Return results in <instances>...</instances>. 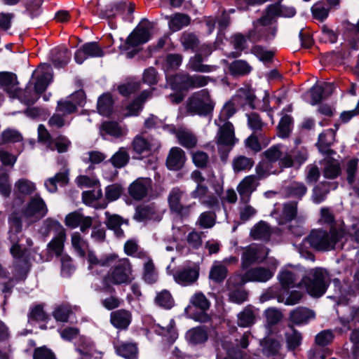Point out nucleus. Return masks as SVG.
<instances>
[{
  "instance_id": "1",
  "label": "nucleus",
  "mask_w": 359,
  "mask_h": 359,
  "mask_svg": "<svg viewBox=\"0 0 359 359\" xmlns=\"http://www.w3.org/2000/svg\"><path fill=\"white\" fill-rule=\"evenodd\" d=\"M22 215L13 211L8 217V239L11 243L10 253L13 257L12 273L16 280H25L30 269L32 264L29 261L28 250L22 248L20 244L18 234L22 231Z\"/></svg>"
},
{
  "instance_id": "2",
  "label": "nucleus",
  "mask_w": 359,
  "mask_h": 359,
  "mask_svg": "<svg viewBox=\"0 0 359 359\" xmlns=\"http://www.w3.org/2000/svg\"><path fill=\"white\" fill-rule=\"evenodd\" d=\"M346 236V229L344 224H334L330 226L329 231L314 229L305 238L304 241L314 250L320 252H327L341 249L344 246L341 241Z\"/></svg>"
},
{
  "instance_id": "3",
  "label": "nucleus",
  "mask_w": 359,
  "mask_h": 359,
  "mask_svg": "<svg viewBox=\"0 0 359 359\" xmlns=\"http://www.w3.org/2000/svg\"><path fill=\"white\" fill-rule=\"evenodd\" d=\"M107 274L102 279V290L112 293L115 291L114 286L130 285L135 279L133 266L128 258L118 259L112 264Z\"/></svg>"
},
{
  "instance_id": "4",
  "label": "nucleus",
  "mask_w": 359,
  "mask_h": 359,
  "mask_svg": "<svg viewBox=\"0 0 359 359\" xmlns=\"http://www.w3.org/2000/svg\"><path fill=\"white\" fill-rule=\"evenodd\" d=\"M330 284V277L327 270L323 268L311 269L306 272L297 287H304L313 297L323 296Z\"/></svg>"
},
{
  "instance_id": "5",
  "label": "nucleus",
  "mask_w": 359,
  "mask_h": 359,
  "mask_svg": "<svg viewBox=\"0 0 359 359\" xmlns=\"http://www.w3.org/2000/svg\"><path fill=\"white\" fill-rule=\"evenodd\" d=\"M215 102L204 89L193 94L187 101L186 109L191 115L208 116L214 110Z\"/></svg>"
},
{
  "instance_id": "6",
  "label": "nucleus",
  "mask_w": 359,
  "mask_h": 359,
  "mask_svg": "<svg viewBox=\"0 0 359 359\" xmlns=\"http://www.w3.org/2000/svg\"><path fill=\"white\" fill-rule=\"evenodd\" d=\"M185 191L179 187L172 188L168 195V203L171 214L180 219L188 218L192 212L195 203L184 205L183 198Z\"/></svg>"
},
{
  "instance_id": "7",
  "label": "nucleus",
  "mask_w": 359,
  "mask_h": 359,
  "mask_svg": "<svg viewBox=\"0 0 359 359\" xmlns=\"http://www.w3.org/2000/svg\"><path fill=\"white\" fill-rule=\"evenodd\" d=\"M48 212V209L43 199L39 194H35L22 209V215L27 224L30 225L44 217Z\"/></svg>"
},
{
  "instance_id": "8",
  "label": "nucleus",
  "mask_w": 359,
  "mask_h": 359,
  "mask_svg": "<svg viewBox=\"0 0 359 359\" xmlns=\"http://www.w3.org/2000/svg\"><path fill=\"white\" fill-rule=\"evenodd\" d=\"M44 225L47 230L53 229L56 232L55 236L47 245L48 251L56 257H62L67 238L66 230L58 222L50 218L44 221Z\"/></svg>"
},
{
  "instance_id": "9",
  "label": "nucleus",
  "mask_w": 359,
  "mask_h": 359,
  "mask_svg": "<svg viewBox=\"0 0 359 359\" xmlns=\"http://www.w3.org/2000/svg\"><path fill=\"white\" fill-rule=\"evenodd\" d=\"M210 80V77L207 76L180 73L173 77L172 86L175 88L189 90L204 87L208 85Z\"/></svg>"
},
{
  "instance_id": "10",
  "label": "nucleus",
  "mask_w": 359,
  "mask_h": 359,
  "mask_svg": "<svg viewBox=\"0 0 359 359\" xmlns=\"http://www.w3.org/2000/svg\"><path fill=\"white\" fill-rule=\"evenodd\" d=\"M308 158V151L306 148L295 147L288 152L284 153L279 162L282 168H299Z\"/></svg>"
},
{
  "instance_id": "11",
  "label": "nucleus",
  "mask_w": 359,
  "mask_h": 359,
  "mask_svg": "<svg viewBox=\"0 0 359 359\" xmlns=\"http://www.w3.org/2000/svg\"><path fill=\"white\" fill-rule=\"evenodd\" d=\"M269 253L267 248L263 246H249L242 254L241 267L246 269L255 262L264 261Z\"/></svg>"
},
{
  "instance_id": "12",
  "label": "nucleus",
  "mask_w": 359,
  "mask_h": 359,
  "mask_svg": "<svg viewBox=\"0 0 359 359\" xmlns=\"http://www.w3.org/2000/svg\"><path fill=\"white\" fill-rule=\"evenodd\" d=\"M219 127L216 136V143L218 146H225L232 148L237 139L235 136L234 126L231 122H215Z\"/></svg>"
},
{
  "instance_id": "13",
  "label": "nucleus",
  "mask_w": 359,
  "mask_h": 359,
  "mask_svg": "<svg viewBox=\"0 0 359 359\" xmlns=\"http://www.w3.org/2000/svg\"><path fill=\"white\" fill-rule=\"evenodd\" d=\"M152 190V180L149 177H139L128 187V194L135 201L145 198Z\"/></svg>"
},
{
  "instance_id": "14",
  "label": "nucleus",
  "mask_w": 359,
  "mask_h": 359,
  "mask_svg": "<svg viewBox=\"0 0 359 359\" xmlns=\"http://www.w3.org/2000/svg\"><path fill=\"white\" fill-rule=\"evenodd\" d=\"M93 219L91 217L85 216L78 211L69 213L65 218V224L70 229L80 226L82 233H86L93 225Z\"/></svg>"
},
{
  "instance_id": "15",
  "label": "nucleus",
  "mask_w": 359,
  "mask_h": 359,
  "mask_svg": "<svg viewBox=\"0 0 359 359\" xmlns=\"http://www.w3.org/2000/svg\"><path fill=\"white\" fill-rule=\"evenodd\" d=\"M247 39H249L250 41L252 42H257L261 40V37L257 36L256 28L250 30L248 32L247 36H244L241 33H236L231 36V44L233 46V48L238 51L234 55V57H238L241 55V52L246 48Z\"/></svg>"
},
{
  "instance_id": "16",
  "label": "nucleus",
  "mask_w": 359,
  "mask_h": 359,
  "mask_svg": "<svg viewBox=\"0 0 359 359\" xmlns=\"http://www.w3.org/2000/svg\"><path fill=\"white\" fill-rule=\"evenodd\" d=\"M117 259L118 255L116 253L104 255L100 257H98L93 250H88L87 253L88 269L93 272H95L98 266L108 267L111 266Z\"/></svg>"
},
{
  "instance_id": "17",
  "label": "nucleus",
  "mask_w": 359,
  "mask_h": 359,
  "mask_svg": "<svg viewBox=\"0 0 359 359\" xmlns=\"http://www.w3.org/2000/svg\"><path fill=\"white\" fill-rule=\"evenodd\" d=\"M186 160L184 151L180 147H174L168 152L165 165L169 170L177 171L183 168Z\"/></svg>"
},
{
  "instance_id": "18",
  "label": "nucleus",
  "mask_w": 359,
  "mask_h": 359,
  "mask_svg": "<svg viewBox=\"0 0 359 359\" xmlns=\"http://www.w3.org/2000/svg\"><path fill=\"white\" fill-rule=\"evenodd\" d=\"M258 182L255 175L244 177L237 186L241 201L250 202L251 194L255 191Z\"/></svg>"
},
{
  "instance_id": "19",
  "label": "nucleus",
  "mask_w": 359,
  "mask_h": 359,
  "mask_svg": "<svg viewBox=\"0 0 359 359\" xmlns=\"http://www.w3.org/2000/svg\"><path fill=\"white\" fill-rule=\"evenodd\" d=\"M151 37L149 29L147 27L139 25L126 39L128 48H134L147 43Z\"/></svg>"
},
{
  "instance_id": "20",
  "label": "nucleus",
  "mask_w": 359,
  "mask_h": 359,
  "mask_svg": "<svg viewBox=\"0 0 359 359\" xmlns=\"http://www.w3.org/2000/svg\"><path fill=\"white\" fill-rule=\"evenodd\" d=\"M358 159L352 158L347 161L345 167L346 180L353 187L357 197L359 198V168Z\"/></svg>"
},
{
  "instance_id": "21",
  "label": "nucleus",
  "mask_w": 359,
  "mask_h": 359,
  "mask_svg": "<svg viewBox=\"0 0 359 359\" xmlns=\"http://www.w3.org/2000/svg\"><path fill=\"white\" fill-rule=\"evenodd\" d=\"M106 220L104 222L107 227L113 231L114 234L118 238L124 236V231L121 226L125 224L128 225V220L123 218L117 214H111L109 212H105Z\"/></svg>"
},
{
  "instance_id": "22",
  "label": "nucleus",
  "mask_w": 359,
  "mask_h": 359,
  "mask_svg": "<svg viewBox=\"0 0 359 359\" xmlns=\"http://www.w3.org/2000/svg\"><path fill=\"white\" fill-rule=\"evenodd\" d=\"M132 318V313L124 309L112 311L110 314V323L119 330H127L131 323Z\"/></svg>"
},
{
  "instance_id": "23",
  "label": "nucleus",
  "mask_w": 359,
  "mask_h": 359,
  "mask_svg": "<svg viewBox=\"0 0 359 359\" xmlns=\"http://www.w3.org/2000/svg\"><path fill=\"white\" fill-rule=\"evenodd\" d=\"M190 303L201 311V313L196 318L198 320L202 323H207L210 320V316L205 313L209 309L210 303L202 292L194 294L191 298Z\"/></svg>"
},
{
  "instance_id": "24",
  "label": "nucleus",
  "mask_w": 359,
  "mask_h": 359,
  "mask_svg": "<svg viewBox=\"0 0 359 359\" xmlns=\"http://www.w3.org/2000/svg\"><path fill=\"white\" fill-rule=\"evenodd\" d=\"M257 97L254 90L249 87L239 88L236 95L233 97V101L237 105H248L252 109H256L255 100Z\"/></svg>"
},
{
  "instance_id": "25",
  "label": "nucleus",
  "mask_w": 359,
  "mask_h": 359,
  "mask_svg": "<svg viewBox=\"0 0 359 359\" xmlns=\"http://www.w3.org/2000/svg\"><path fill=\"white\" fill-rule=\"evenodd\" d=\"M40 69L42 71V73L37 77L34 89L39 97L46 90L53 79V73L50 65H40L38 68V71Z\"/></svg>"
},
{
  "instance_id": "26",
  "label": "nucleus",
  "mask_w": 359,
  "mask_h": 359,
  "mask_svg": "<svg viewBox=\"0 0 359 359\" xmlns=\"http://www.w3.org/2000/svg\"><path fill=\"white\" fill-rule=\"evenodd\" d=\"M198 270L189 266L177 270L173 276L177 283L188 285L195 283L198 278Z\"/></svg>"
},
{
  "instance_id": "27",
  "label": "nucleus",
  "mask_w": 359,
  "mask_h": 359,
  "mask_svg": "<svg viewBox=\"0 0 359 359\" xmlns=\"http://www.w3.org/2000/svg\"><path fill=\"white\" fill-rule=\"evenodd\" d=\"M259 309L252 305L246 306L238 314V325L242 327H248L255 323Z\"/></svg>"
},
{
  "instance_id": "28",
  "label": "nucleus",
  "mask_w": 359,
  "mask_h": 359,
  "mask_svg": "<svg viewBox=\"0 0 359 359\" xmlns=\"http://www.w3.org/2000/svg\"><path fill=\"white\" fill-rule=\"evenodd\" d=\"M315 312L306 307H297L290 313V320L297 325L306 324L310 320L315 318Z\"/></svg>"
},
{
  "instance_id": "29",
  "label": "nucleus",
  "mask_w": 359,
  "mask_h": 359,
  "mask_svg": "<svg viewBox=\"0 0 359 359\" xmlns=\"http://www.w3.org/2000/svg\"><path fill=\"white\" fill-rule=\"evenodd\" d=\"M335 132L332 129L327 130L322 133L318 137L317 146L320 152L323 154L331 156L336 152L330 149V146L334 141Z\"/></svg>"
},
{
  "instance_id": "30",
  "label": "nucleus",
  "mask_w": 359,
  "mask_h": 359,
  "mask_svg": "<svg viewBox=\"0 0 359 359\" xmlns=\"http://www.w3.org/2000/svg\"><path fill=\"white\" fill-rule=\"evenodd\" d=\"M102 135L104 134L112 136L114 138H121L126 135L128 130L116 121H109L103 122L100 126Z\"/></svg>"
},
{
  "instance_id": "31",
  "label": "nucleus",
  "mask_w": 359,
  "mask_h": 359,
  "mask_svg": "<svg viewBox=\"0 0 359 359\" xmlns=\"http://www.w3.org/2000/svg\"><path fill=\"white\" fill-rule=\"evenodd\" d=\"M166 18L168 19L169 29L174 32L189 26L191 22V17L183 13H175Z\"/></svg>"
},
{
  "instance_id": "32",
  "label": "nucleus",
  "mask_w": 359,
  "mask_h": 359,
  "mask_svg": "<svg viewBox=\"0 0 359 359\" xmlns=\"http://www.w3.org/2000/svg\"><path fill=\"white\" fill-rule=\"evenodd\" d=\"M338 187L337 182H322L313 189L312 199L316 203H320L325 200L330 189H335Z\"/></svg>"
},
{
  "instance_id": "33",
  "label": "nucleus",
  "mask_w": 359,
  "mask_h": 359,
  "mask_svg": "<svg viewBox=\"0 0 359 359\" xmlns=\"http://www.w3.org/2000/svg\"><path fill=\"white\" fill-rule=\"evenodd\" d=\"M153 90H144L126 108V116H137L143 108L144 103L152 97Z\"/></svg>"
},
{
  "instance_id": "34",
  "label": "nucleus",
  "mask_w": 359,
  "mask_h": 359,
  "mask_svg": "<svg viewBox=\"0 0 359 359\" xmlns=\"http://www.w3.org/2000/svg\"><path fill=\"white\" fill-rule=\"evenodd\" d=\"M175 136L180 144L184 148L193 149L197 145V136L189 129L179 128L175 132Z\"/></svg>"
},
{
  "instance_id": "35",
  "label": "nucleus",
  "mask_w": 359,
  "mask_h": 359,
  "mask_svg": "<svg viewBox=\"0 0 359 359\" xmlns=\"http://www.w3.org/2000/svg\"><path fill=\"white\" fill-rule=\"evenodd\" d=\"M154 147L152 138H145L142 135H136L131 143L133 151L137 154L150 152Z\"/></svg>"
},
{
  "instance_id": "36",
  "label": "nucleus",
  "mask_w": 359,
  "mask_h": 359,
  "mask_svg": "<svg viewBox=\"0 0 359 359\" xmlns=\"http://www.w3.org/2000/svg\"><path fill=\"white\" fill-rule=\"evenodd\" d=\"M273 272L264 267H255L245 272V277L249 281L266 282L272 278Z\"/></svg>"
},
{
  "instance_id": "37",
  "label": "nucleus",
  "mask_w": 359,
  "mask_h": 359,
  "mask_svg": "<svg viewBox=\"0 0 359 359\" xmlns=\"http://www.w3.org/2000/svg\"><path fill=\"white\" fill-rule=\"evenodd\" d=\"M156 215V210L154 203L141 204L136 207L133 219L137 222H144L152 219Z\"/></svg>"
},
{
  "instance_id": "38",
  "label": "nucleus",
  "mask_w": 359,
  "mask_h": 359,
  "mask_svg": "<svg viewBox=\"0 0 359 359\" xmlns=\"http://www.w3.org/2000/svg\"><path fill=\"white\" fill-rule=\"evenodd\" d=\"M203 57H202L201 54H196L189 59L187 65L188 69L194 72L201 73H209L216 69V66L205 65L203 63Z\"/></svg>"
},
{
  "instance_id": "39",
  "label": "nucleus",
  "mask_w": 359,
  "mask_h": 359,
  "mask_svg": "<svg viewBox=\"0 0 359 359\" xmlns=\"http://www.w3.org/2000/svg\"><path fill=\"white\" fill-rule=\"evenodd\" d=\"M18 82L15 74L10 72L0 73V87L3 88L12 97L16 93Z\"/></svg>"
},
{
  "instance_id": "40",
  "label": "nucleus",
  "mask_w": 359,
  "mask_h": 359,
  "mask_svg": "<svg viewBox=\"0 0 359 359\" xmlns=\"http://www.w3.org/2000/svg\"><path fill=\"white\" fill-rule=\"evenodd\" d=\"M69 182V171L65 170L57 173L54 177L48 179L45 182V186L48 191L53 193L57 189V184L61 186H65Z\"/></svg>"
},
{
  "instance_id": "41",
  "label": "nucleus",
  "mask_w": 359,
  "mask_h": 359,
  "mask_svg": "<svg viewBox=\"0 0 359 359\" xmlns=\"http://www.w3.org/2000/svg\"><path fill=\"white\" fill-rule=\"evenodd\" d=\"M124 252L130 257H136L140 259H148V254L140 247L135 240H128L124 244Z\"/></svg>"
},
{
  "instance_id": "42",
  "label": "nucleus",
  "mask_w": 359,
  "mask_h": 359,
  "mask_svg": "<svg viewBox=\"0 0 359 359\" xmlns=\"http://www.w3.org/2000/svg\"><path fill=\"white\" fill-rule=\"evenodd\" d=\"M333 90L332 83H325L323 85L313 86L311 90V104H316L319 103L324 97V94L330 95Z\"/></svg>"
},
{
  "instance_id": "43",
  "label": "nucleus",
  "mask_w": 359,
  "mask_h": 359,
  "mask_svg": "<svg viewBox=\"0 0 359 359\" xmlns=\"http://www.w3.org/2000/svg\"><path fill=\"white\" fill-rule=\"evenodd\" d=\"M187 341L194 345L204 343L208 338L207 330L203 327H196L189 330L186 334Z\"/></svg>"
},
{
  "instance_id": "44",
  "label": "nucleus",
  "mask_w": 359,
  "mask_h": 359,
  "mask_svg": "<svg viewBox=\"0 0 359 359\" xmlns=\"http://www.w3.org/2000/svg\"><path fill=\"white\" fill-rule=\"evenodd\" d=\"M323 175L325 178L335 179L341 173V166L339 162L332 158H328L323 162Z\"/></svg>"
},
{
  "instance_id": "45",
  "label": "nucleus",
  "mask_w": 359,
  "mask_h": 359,
  "mask_svg": "<svg viewBox=\"0 0 359 359\" xmlns=\"http://www.w3.org/2000/svg\"><path fill=\"white\" fill-rule=\"evenodd\" d=\"M216 219L217 214L214 210H206L199 215L196 225L201 229H209L215 226Z\"/></svg>"
},
{
  "instance_id": "46",
  "label": "nucleus",
  "mask_w": 359,
  "mask_h": 359,
  "mask_svg": "<svg viewBox=\"0 0 359 359\" xmlns=\"http://www.w3.org/2000/svg\"><path fill=\"white\" fill-rule=\"evenodd\" d=\"M271 231L269 225L263 221L256 224L250 231V236L255 240H269Z\"/></svg>"
},
{
  "instance_id": "47",
  "label": "nucleus",
  "mask_w": 359,
  "mask_h": 359,
  "mask_svg": "<svg viewBox=\"0 0 359 359\" xmlns=\"http://www.w3.org/2000/svg\"><path fill=\"white\" fill-rule=\"evenodd\" d=\"M12 97H17L26 105H32L34 104L39 98L37 93H36L34 90H32L30 86L26 87L24 90L17 88L16 93H14Z\"/></svg>"
},
{
  "instance_id": "48",
  "label": "nucleus",
  "mask_w": 359,
  "mask_h": 359,
  "mask_svg": "<svg viewBox=\"0 0 359 359\" xmlns=\"http://www.w3.org/2000/svg\"><path fill=\"white\" fill-rule=\"evenodd\" d=\"M262 353L267 357L273 356L279 353L281 345L278 340L266 337L261 341Z\"/></svg>"
},
{
  "instance_id": "49",
  "label": "nucleus",
  "mask_w": 359,
  "mask_h": 359,
  "mask_svg": "<svg viewBox=\"0 0 359 359\" xmlns=\"http://www.w3.org/2000/svg\"><path fill=\"white\" fill-rule=\"evenodd\" d=\"M228 274L226 266L221 262H215L210 269L209 278L212 281L219 283L224 280Z\"/></svg>"
},
{
  "instance_id": "50",
  "label": "nucleus",
  "mask_w": 359,
  "mask_h": 359,
  "mask_svg": "<svg viewBox=\"0 0 359 359\" xmlns=\"http://www.w3.org/2000/svg\"><path fill=\"white\" fill-rule=\"evenodd\" d=\"M306 191L305 184L299 182H293L285 188V194L287 198L301 199Z\"/></svg>"
},
{
  "instance_id": "51",
  "label": "nucleus",
  "mask_w": 359,
  "mask_h": 359,
  "mask_svg": "<svg viewBox=\"0 0 359 359\" xmlns=\"http://www.w3.org/2000/svg\"><path fill=\"white\" fill-rule=\"evenodd\" d=\"M229 69L231 75L242 76L250 74L252 68L245 60H236L230 64Z\"/></svg>"
},
{
  "instance_id": "52",
  "label": "nucleus",
  "mask_w": 359,
  "mask_h": 359,
  "mask_svg": "<svg viewBox=\"0 0 359 359\" xmlns=\"http://www.w3.org/2000/svg\"><path fill=\"white\" fill-rule=\"evenodd\" d=\"M282 149L280 144L271 146L262 153L263 159L271 165L277 161L279 163L284 155Z\"/></svg>"
},
{
  "instance_id": "53",
  "label": "nucleus",
  "mask_w": 359,
  "mask_h": 359,
  "mask_svg": "<svg viewBox=\"0 0 359 359\" xmlns=\"http://www.w3.org/2000/svg\"><path fill=\"white\" fill-rule=\"evenodd\" d=\"M290 331L285 333L286 344L288 350L294 351L302 344V334L293 325H290Z\"/></svg>"
},
{
  "instance_id": "54",
  "label": "nucleus",
  "mask_w": 359,
  "mask_h": 359,
  "mask_svg": "<svg viewBox=\"0 0 359 359\" xmlns=\"http://www.w3.org/2000/svg\"><path fill=\"white\" fill-rule=\"evenodd\" d=\"M114 100L110 93H104L97 101V110L102 116H109L113 110Z\"/></svg>"
},
{
  "instance_id": "55",
  "label": "nucleus",
  "mask_w": 359,
  "mask_h": 359,
  "mask_svg": "<svg viewBox=\"0 0 359 359\" xmlns=\"http://www.w3.org/2000/svg\"><path fill=\"white\" fill-rule=\"evenodd\" d=\"M255 164L252 158L240 155L236 156L232 161V168L234 172H240L250 170Z\"/></svg>"
},
{
  "instance_id": "56",
  "label": "nucleus",
  "mask_w": 359,
  "mask_h": 359,
  "mask_svg": "<svg viewBox=\"0 0 359 359\" xmlns=\"http://www.w3.org/2000/svg\"><path fill=\"white\" fill-rule=\"evenodd\" d=\"M293 119L289 115L283 116L277 126V135L283 139L287 138L292 131Z\"/></svg>"
},
{
  "instance_id": "57",
  "label": "nucleus",
  "mask_w": 359,
  "mask_h": 359,
  "mask_svg": "<svg viewBox=\"0 0 359 359\" xmlns=\"http://www.w3.org/2000/svg\"><path fill=\"white\" fill-rule=\"evenodd\" d=\"M118 355L127 359H134L137 357L138 348L136 343L125 342L116 348Z\"/></svg>"
},
{
  "instance_id": "58",
  "label": "nucleus",
  "mask_w": 359,
  "mask_h": 359,
  "mask_svg": "<svg viewBox=\"0 0 359 359\" xmlns=\"http://www.w3.org/2000/svg\"><path fill=\"white\" fill-rule=\"evenodd\" d=\"M36 190L34 182L27 179H20L15 183V194L24 196H29Z\"/></svg>"
},
{
  "instance_id": "59",
  "label": "nucleus",
  "mask_w": 359,
  "mask_h": 359,
  "mask_svg": "<svg viewBox=\"0 0 359 359\" xmlns=\"http://www.w3.org/2000/svg\"><path fill=\"white\" fill-rule=\"evenodd\" d=\"M144 260L146 262L144 264L143 279L148 284H153L158 280V273L151 257L148 256V259Z\"/></svg>"
},
{
  "instance_id": "60",
  "label": "nucleus",
  "mask_w": 359,
  "mask_h": 359,
  "mask_svg": "<svg viewBox=\"0 0 359 359\" xmlns=\"http://www.w3.org/2000/svg\"><path fill=\"white\" fill-rule=\"evenodd\" d=\"M23 137L21 133L13 128H7L4 130L0 135V145L17 143L22 141Z\"/></svg>"
},
{
  "instance_id": "61",
  "label": "nucleus",
  "mask_w": 359,
  "mask_h": 359,
  "mask_svg": "<svg viewBox=\"0 0 359 359\" xmlns=\"http://www.w3.org/2000/svg\"><path fill=\"white\" fill-rule=\"evenodd\" d=\"M180 42L184 50L194 51L198 47L200 41L198 36L193 32H184L180 37Z\"/></svg>"
},
{
  "instance_id": "62",
  "label": "nucleus",
  "mask_w": 359,
  "mask_h": 359,
  "mask_svg": "<svg viewBox=\"0 0 359 359\" xmlns=\"http://www.w3.org/2000/svg\"><path fill=\"white\" fill-rule=\"evenodd\" d=\"M238 212L241 221L245 222L253 217L257 214V210L249 202L240 201Z\"/></svg>"
},
{
  "instance_id": "63",
  "label": "nucleus",
  "mask_w": 359,
  "mask_h": 359,
  "mask_svg": "<svg viewBox=\"0 0 359 359\" xmlns=\"http://www.w3.org/2000/svg\"><path fill=\"white\" fill-rule=\"evenodd\" d=\"M278 280L283 289H287L289 287H293L297 286V281L298 280L297 275L291 271L285 270L282 271L278 275Z\"/></svg>"
},
{
  "instance_id": "64",
  "label": "nucleus",
  "mask_w": 359,
  "mask_h": 359,
  "mask_svg": "<svg viewBox=\"0 0 359 359\" xmlns=\"http://www.w3.org/2000/svg\"><path fill=\"white\" fill-rule=\"evenodd\" d=\"M344 36L352 49H359V32L355 30L353 24L347 23L345 27Z\"/></svg>"
}]
</instances>
